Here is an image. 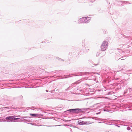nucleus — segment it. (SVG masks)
<instances>
[{
	"mask_svg": "<svg viewBox=\"0 0 132 132\" xmlns=\"http://www.w3.org/2000/svg\"><path fill=\"white\" fill-rule=\"evenodd\" d=\"M87 17L82 18L80 19L79 20L80 23H86V21L87 20Z\"/></svg>",
	"mask_w": 132,
	"mask_h": 132,
	"instance_id": "nucleus-3",
	"label": "nucleus"
},
{
	"mask_svg": "<svg viewBox=\"0 0 132 132\" xmlns=\"http://www.w3.org/2000/svg\"><path fill=\"white\" fill-rule=\"evenodd\" d=\"M81 110L80 109L77 108V109H71L70 110V111L71 112H73L74 113H77L78 112H77L76 111L77 110L79 111Z\"/></svg>",
	"mask_w": 132,
	"mask_h": 132,
	"instance_id": "nucleus-4",
	"label": "nucleus"
},
{
	"mask_svg": "<svg viewBox=\"0 0 132 132\" xmlns=\"http://www.w3.org/2000/svg\"><path fill=\"white\" fill-rule=\"evenodd\" d=\"M79 123L80 124L82 125V124H86L88 123L87 122H84L83 121H82V122H80Z\"/></svg>",
	"mask_w": 132,
	"mask_h": 132,
	"instance_id": "nucleus-6",
	"label": "nucleus"
},
{
	"mask_svg": "<svg viewBox=\"0 0 132 132\" xmlns=\"http://www.w3.org/2000/svg\"><path fill=\"white\" fill-rule=\"evenodd\" d=\"M30 115L32 116H33L34 117H38L39 116V115L37 114H30Z\"/></svg>",
	"mask_w": 132,
	"mask_h": 132,
	"instance_id": "nucleus-5",
	"label": "nucleus"
},
{
	"mask_svg": "<svg viewBox=\"0 0 132 132\" xmlns=\"http://www.w3.org/2000/svg\"><path fill=\"white\" fill-rule=\"evenodd\" d=\"M19 119V118L14 117L13 116H10L6 118V120L11 121Z\"/></svg>",
	"mask_w": 132,
	"mask_h": 132,
	"instance_id": "nucleus-1",
	"label": "nucleus"
},
{
	"mask_svg": "<svg viewBox=\"0 0 132 132\" xmlns=\"http://www.w3.org/2000/svg\"><path fill=\"white\" fill-rule=\"evenodd\" d=\"M107 42L106 41L103 42L101 46V49L102 50L104 51L106 50L107 46Z\"/></svg>",
	"mask_w": 132,
	"mask_h": 132,
	"instance_id": "nucleus-2",
	"label": "nucleus"
}]
</instances>
